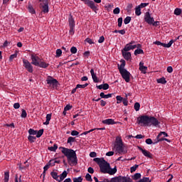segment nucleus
I'll return each mask as SVG.
<instances>
[{
  "label": "nucleus",
  "mask_w": 182,
  "mask_h": 182,
  "mask_svg": "<svg viewBox=\"0 0 182 182\" xmlns=\"http://www.w3.org/2000/svg\"><path fill=\"white\" fill-rule=\"evenodd\" d=\"M48 150H50V151H56V150H58V144H54L53 146L48 147Z\"/></svg>",
  "instance_id": "nucleus-36"
},
{
  "label": "nucleus",
  "mask_w": 182,
  "mask_h": 182,
  "mask_svg": "<svg viewBox=\"0 0 182 182\" xmlns=\"http://www.w3.org/2000/svg\"><path fill=\"white\" fill-rule=\"evenodd\" d=\"M174 14L176 15L177 16L181 15V9L176 8L174 10Z\"/></svg>",
  "instance_id": "nucleus-38"
},
{
  "label": "nucleus",
  "mask_w": 182,
  "mask_h": 182,
  "mask_svg": "<svg viewBox=\"0 0 182 182\" xmlns=\"http://www.w3.org/2000/svg\"><path fill=\"white\" fill-rule=\"evenodd\" d=\"M97 88H98L100 90H102V89H103V90H107V89H109V84L105 83L100 85H97Z\"/></svg>",
  "instance_id": "nucleus-18"
},
{
  "label": "nucleus",
  "mask_w": 182,
  "mask_h": 182,
  "mask_svg": "<svg viewBox=\"0 0 182 182\" xmlns=\"http://www.w3.org/2000/svg\"><path fill=\"white\" fill-rule=\"evenodd\" d=\"M59 149H61V152L65 157H67L68 161H71L72 164L76 166L77 164V156L76 155V151L73 149L65 148L63 146H60Z\"/></svg>",
  "instance_id": "nucleus-3"
},
{
  "label": "nucleus",
  "mask_w": 182,
  "mask_h": 182,
  "mask_svg": "<svg viewBox=\"0 0 182 182\" xmlns=\"http://www.w3.org/2000/svg\"><path fill=\"white\" fill-rule=\"evenodd\" d=\"M73 107L72 106V105H67L65 107V109L66 110V111H68V110H70V109H72Z\"/></svg>",
  "instance_id": "nucleus-61"
},
{
  "label": "nucleus",
  "mask_w": 182,
  "mask_h": 182,
  "mask_svg": "<svg viewBox=\"0 0 182 182\" xmlns=\"http://www.w3.org/2000/svg\"><path fill=\"white\" fill-rule=\"evenodd\" d=\"M92 78L95 83H99V78H97V76L96 75V74H94L93 75H92Z\"/></svg>",
  "instance_id": "nucleus-46"
},
{
  "label": "nucleus",
  "mask_w": 182,
  "mask_h": 182,
  "mask_svg": "<svg viewBox=\"0 0 182 182\" xmlns=\"http://www.w3.org/2000/svg\"><path fill=\"white\" fill-rule=\"evenodd\" d=\"M100 96L101 99H109V97H112V96H113V94L105 95V92H101Z\"/></svg>",
  "instance_id": "nucleus-23"
},
{
  "label": "nucleus",
  "mask_w": 182,
  "mask_h": 182,
  "mask_svg": "<svg viewBox=\"0 0 182 182\" xmlns=\"http://www.w3.org/2000/svg\"><path fill=\"white\" fill-rule=\"evenodd\" d=\"M105 42V36H102L98 40V43H103Z\"/></svg>",
  "instance_id": "nucleus-58"
},
{
  "label": "nucleus",
  "mask_w": 182,
  "mask_h": 182,
  "mask_svg": "<svg viewBox=\"0 0 182 182\" xmlns=\"http://www.w3.org/2000/svg\"><path fill=\"white\" fill-rule=\"evenodd\" d=\"M31 59L32 60L31 65H34V66L38 65L41 62V58L36 54H31Z\"/></svg>",
  "instance_id": "nucleus-10"
},
{
  "label": "nucleus",
  "mask_w": 182,
  "mask_h": 182,
  "mask_svg": "<svg viewBox=\"0 0 182 182\" xmlns=\"http://www.w3.org/2000/svg\"><path fill=\"white\" fill-rule=\"evenodd\" d=\"M124 66H126V60H121V65L118 64V70H119L122 79H124L127 83H129V82H130L132 74L124 68Z\"/></svg>",
  "instance_id": "nucleus-4"
},
{
  "label": "nucleus",
  "mask_w": 182,
  "mask_h": 182,
  "mask_svg": "<svg viewBox=\"0 0 182 182\" xmlns=\"http://www.w3.org/2000/svg\"><path fill=\"white\" fill-rule=\"evenodd\" d=\"M137 149H139L140 151H141L142 154H144L145 157H148V159H153V155L151 154V153H150V151H148L146 149H143L141 146H137Z\"/></svg>",
  "instance_id": "nucleus-12"
},
{
  "label": "nucleus",
  "mask_w": 182,
  "mask_h": 182,
  "mask_svg": "<svg viewBox=\"0 0 182 182\" xmlns=\"http://www.w3.org/2000/svg\"><path fill=\"white\" fill-rule=\"evenodd\" d=\"M40 8H42V12L48 14L49 12V1L48 0H40Z\"/></svg>",
  "instance_id": "nucleus-7"
},
{
  "label": "nucleus",
  "mask_w": 182,
  "mask_h": 182,
  "mask_svg": "<svg viewBox=\"0 0 182 182\" xmlns=\"http://www.w3.org/2000/svg\"><path fill=\"white\" fill-rule=\"evenodd\" d=\"M73 182H82L83 178H82V176H79L78 178H73Z\"/></svg>",
  "instance_id": "nucleus-41"
},
{
  "label": "nucleus",
  "mask_w": 182,
  "mask_h": 182,
  "mask_svg": "<svg viewBox=\"0 0 182 182\" xmlns=\"http://www.w3.org/2000/svg\"><path fill=\"white\" fill-rule=\"evenodd\" d=\"M122 103H123L124 106H127V105L129 103V101H127V95H126L125 98H123Z\"/></svg>",
  "instance_id": "nucleus-51"
},
{
  "label": "nucleus",
  "mask_w": 182,
  "mask_h": 182,
  "mask_svg": "<svg viewBox=\"0 0 182 182\" xmlns=\"http://www.w3.org/2000/svg\"><path fill=\"white\" fill-rule=\"evenodd\" d=\"M49 167H50V166H48V164H46L44 167H43V172L41 174V176H43V178H45L46 176V171H48V170H49Z\"/></svg>",
  "instance_id": "nucleus-27"
},
{
  "label": "nucleus",
  "mask_w": 182,
  "mask_h": 182,
  "mask_svg": "<svg viewBox=\"0 0 182 182\" xmlns=\"http://www.w3.org/2000/svg\"><path fill=\"white\" fill-rule=\"evenodd\" d=\"M144 21L149 25H151V23L154 22V18L151 17V16H150V12L147 11L144 16Z\"/></svg>",
  "instance_id": "nucleus-11"
},
{
  "label": "nucleus",
  "mask_w": 182,
  "mask_h": 182,
  "mask_svg": "<svg viewBox=\"0 0 182 182\" xmlns=\"http://www.w3.org/2000/svg\"><path fill=\"white\" fill-rule=\"evenodd\" d=\"M122 52L124 59H125L126 60L132 59V53L130 52L123 51V50H122Z\"/></svg>",
  "instance_id": "nucleus-14"
},
{
  "label": "nucleus",
  "mask_w": 182,
  "mask_h": 182,
  "mask_svg": "<svg viewBox=\"0 0 182 182\" xmlns=\"http://www.w3.org/2000/svg\"><path fill=\"white\" fill-rule=\"evenodd\" d=\"M116 99H117V103L119 104V103H122V100H123V97L120 95H117L116 97Z\"/></svg>",
  "instance_id": "nucleus-48"
},
{
  "label": "nucleus",
  "mask_w": 182,
  "mask_h": 182,
  "mask_svg": "<svg viewBox=\"0 0 182 182\" xmlns=\"http://www.w3.org/2000/svg\"><path fill=\"white\" fill-rule=\"evenodd\" d=\"M87 171L90 173V174H93V173H95V169H93L92 167H89Z\"/></svg>",
  "instance_id": "nucleus-60"
},
{
  "label": "nucleus",
  "mask_w": 182,
  "mask_h": 182,
  "mask_svg": "<svg viewBox=\"0 0 182 182\" xmlns=\"http://www.w3.org/2000/svg\"><path fill=\"white\" fill-rule=\"evenodd\" d=\"M134 109L136 110V112H139L140 110V103L135 102L134 105Z\"/></svg>",
  "instance_id": "nucleus-39"
},
{
  "label": "nucleus",
  "mask_w": 182,
  "mask_h": 182,
  "mask_svg": "<svg viewBox=\"0 0 182 182\" xmlns=\"http://www.w3.org/2000/svg\"><path fill=\"white\" fill-rule=\"evenodd\" d=\"M132 178L133 180H139V178H141V174L140 173H136L134 176H132Z\"/></svg>",
  "instance_id": "nucleus-30"
},
{
  "label": "nucleus",
  "mask_w": 182,
  "mask_h": 182,
  "mask_svg": "<svg viewBox=\"0 0 182 182\" xmlns=\"http://www.w3.org/2000/svg\"><path fill=\"white\" fill-rule=\"evenodd\" d=\"M9 181V171H6L4 173V182Z\"/></svg>",
  "instance_id": "nucleus-37"
},
{
  "label": "nucleus",
  "mask_w": 182,
  "mask_h": 182,
  "mask_svg": "<svg viewBox=\"0 0 182 182\" xmlns=\"http://www.w3.org/2000/svg\"><path fill=\"white\" fill-rule=\"evenodd\" d=\"M122 23H123V18L122 17H119L118 18V26H119V28H122Z\"/></svg>",
  "instance_id": "nucleus-50"
},
{
  "label": "nucleus",
  "mask_w": 182,
  "mask_h": 182,
  "mask_svg": "<svg viewBox=\"0 0 182 182\" xmlns=\"http://www.w3.org/2000/svg\"><path fill=\"white\" fill-rule=\"evenodd\" d=\"M70 33L71 35L75 33V26H70Z\"/></svg>",
  "instance_id": "nucleus-53"
},
{
  "label": "nucleus",
  "mask_w": 182,
  "mask_h": 182,
  "mask_svg": "<svg viewBox=\"0 0 182 182\" xmlns=\"http://www.w3.org/2000/svg\"><path fill=\"white\" fill-rule=\"evenodd\" d=\"M60 56H62V50L58 48L56 50V57L60 58Z\"/></svg>",
  "instance_id": "nucleus-49"
},
{
  "label": "nucleus",
  "mask_w": 182,
  "mask_h": 182,
  "mask_svg": "<svg viewBox=\"0 0 182 182\" xmlns=\"http://www.w3.org/2000/svg\"><path fill=\"white\" fill-rule=\"evenodd\" d=\"M132 8H133V4H128L127 6V12H131L132 11Z\"/></svg>",
  "instance_id": "nucleus-52"
},
{
  "label": "nucleus",
  "mask_w": 182,
  "mask_h": 182,
  "mask_svg": "<svg viewBox=\"0 0 182 182\" xmlns=\"http://www.w3.org/2000/svg\"><path fill=\"white\" fill-rule=\"evenodd\" d=\"M102 123L103 124H117V123H119V122H114V119H105V120H102Z\"/></svg>",
  "instance_id": "nucleus-13"
},
{
  "label": "nucleus",
  "mask_w": 182,
  "mask_h": 182,
  "mask_svg": "<svg viewBox=\"0 0 182 182\" xmlns=\"http://www.w3.org/2000/svg\"><path fill=\"white\" fill-rule=\"evenodd\" d=\"M85 5H87L92 11H96L97 6L95 4V1L90 0H81Z\"/></svg>",
  "instance_id": "nucleus-9"
},
{
  "label": "nucleus",
  "mask_w": 182,
  "mask_h": 182,
  "mask_svg": "<svg viewBox=\"0 0 182 182\" xmlns=\"http://www.w3.org/2000/svg\"><path fill=\"white\" fill-rule=\"evenodd\" d=\"M161 136H164V137H168V134L166 132H161L157 136V140L161 139Z\"/></svg>",
  "instance_id": "nucleus-25"
},
{
  "label": "nucleus",
  "mask_w": 182,
  "mask_h": 182,
  "mask_svg": "<svg viewBox=\"0 0 182 182\" xmlns=\"http://www.w3.org/2000/svg\"><path fill=\"white\" fill-rule=\"evenodd\" d=\"M75 141H76L75 137L70 136L68 139L67 143H68V144H70V146H72V143H75Z\"/></svg>",
  "instance_id": "nucleus-32"
},
{
  "label": "nucleus",
  "mask_w": 182,
  "mask_h": 182,
  "mask_svg": "<svg viewBox=\"0 0 182 182\" xmlns=\"http://www.w3.org/2000/svg\"><path fill=\"white\" fill-rule=\"evenodd\" d=\"M137 168H139V165L135 164L134 166H132L130 168V172L131 173H134V171H136V170H137Z\"/></svg>",
  "instance_id": "nucleus-40"
},
{
  "label": "nucleus",
  "mask_w": 182,
  "mask_h": 182,
  "mask_svg": "<svg viewBox=\"0 0 182 182\" xmlns=\"http://www.w3.org/2000/svg\"><path fill=\"white\" fill-rule=\"evenodd\" d=\"M157 83H161V85H166L167 83V80H166V78L164 77H162L161 78H159L157 80Z\"/></svg>",
  "instance_id": "nucleus-29"
},
{
  "label": "nucleus",
  "mask_w": 182,
  "mask_h": 182,
  "mask_svg": "<svg viewBox=\"0 0 182 182\" xmlns=\"http://www.w3.org/2000/svg\"><path fill=\"white\" fill-rule=\"evenodd\" d=\"M134 55L135 56H137V55H143L144 53V51H143L142 49L141 48H137L136 50H134Z\"/></svg>",
  "instance_id": "nucleus-31"
},
{
  "label": "nucleus",
  "mask_w": 182,
  "mask_h": 182,
  "mask_svg": "<svg viewBox=\"0 0 182 182\" xmlns=\"http://www.w3.org/2000/svg\"><path fill=\"white\" fill-rule=\"evenodd\" d=\"M145 143H146V144H154V142H153V140L150 138L146 139Z\"/></svg>",
  "instance_id": "nucleus-55"
},
{
  "label": "nucleus",
  "mask_w": 182,
  "mask_h": 182,
  "mask_svg": "<svg viewBox=\"0 0 182 182\" xmlns=\"http://www.w3.org/2000/svg\"><path fill=\"white\" fill-rule=\"evenodd\" d=\"M79 135V132L76 130H73L71 132V136H78Z\"/></svg>",
  "instance_id": "nucleus-59"
},
{
  "label": "nucleus",
  "mask_w": 182,
  "mask_h": 182,
  "mask_svg": "<svg viewBox=\"0 0 182 182\" xmlns=\"http://www.w3.org/2000/svg\"><path fill=\"white\" fill-rule=\"evenodd\" d=\"M85 42H87V43H89L90 45H92V43H95L92 39L90 38H87L85 39Z\"/></svg>",
  "instance_id": "nucleus-57"
},
{
  "label": "nucleus",
  "mask_w": 182,
  "mask_h": 182,
  "mask_svg": "<svg viewBox=\"0 0 182 182\" xmlns=\"http://www.w3.org/2000/svg\"><path fill=\"white\" fill-rule=\"evenodd\" d=\"M167 141L168 143H171V141L168 139L161 137L160 139H157L156 141L154 142V144H157V143H160V141Z\"/></svg>",
  "instance_id": "nucleus-22"
},
{
  "label": "nucleus",
  "mask_w": 182,
  "mask_h": 182,
  "mask_svg": "<svg viewBox=\"0 0 182 182\" xmlns=\"http://www.w3.org/2000/svg\"><path fill=\"white\" fill-rule=\"evenodd\" d=\"M132 21V17L130 16H127L124 19V23L125 25H129V23H130Z\"/></svg>",
  "instance_id": "nucleus-35"
},
{
  "label": "nucleus",
  "mask_w": 182,
  "mask_h": 182,
  "mask_svg": "<svg viewBox=\"0 0 182 182\" xmlns=\"http://www.w3.org/2000/svg\"><path fill=\"white\" fill-rule=\"evenodd\" d=\"M28 116V114L26 113V110L25 109H22L21 111V117H22L23 119H26V117Z\"/></svg>",
  "instance_id": "nucleus-45"
},
{
  "label": "nucleus",
  "mask_w": 182,
  "mask_h": 182,
  "mask_svg": "<svg viewBox=\"0 0 182 182\" xmlns=\"http://www.w3.org/2000/svg\"><path fill=\"white\" fill-rule=\"evenodd\" d=\"M119 14H120V8L116 7V8L113 10V14H114V15H119Z\"/></svg>",
  "instance_id": "nucleus-47"
},
{
  "label": "nucleus",
  "mask_w": 182,
  "mask_h": 182,
  "mask_svg": "<svg viewBox=\"0 0 182 182\" xmlns=\"http://www.w3.org/2000/svg\"><path fill=\"white\" fill-rule=\"evenodd\" d=\"M135 15H136V16L141 15V9L139 6L135 8Z\"/></svg>",
  "instance_id": "nucleus-28"
},
{
  "label": "nucleus",
  "mask_w": 182,
  "mask_h": 182,
  "mask_svg": "<svg viewBox=\"0 0 182 182\" xmlns=\"http://www.w3.org/2000/svg\"><path fill=\"white\" fill-rule=\"evenodd\" d=\"M47 85L51 86L53 89H58V86H59V82L58 80L53 78L52 76H48L46 80Z\"/></svg>",
  "instance_id": "nucleus-5"
},
{
  "label": "nucleus",
  "mask_w": 182,
  "mask_h": 182,
  "mask_svg": "<svg viewBox=\"0 0 182 182\" xmlns=\"http://www.w3.org/2000/svg\"><path fill=\"white\" fill-rule=\"evenodd\" d=\"M149 5V3H141L138 6L141 9V8H146Z\"/></svg>",
  "instance_id": "nucleus-56"
},
{
  "label": "nucleus",
  "mask_w": 182,
  "mask_h": 182,
  "mask_svg": "<svg viewBox=\"0 0 182 182\" xmlns=\"http://www.w3.org/2000/svg\"><path fill=\"white\" fill-rule=\"evenodd\" d=\"M28 10L30 14H36V11H35V9H33V6L31 4V3H28Z\"/></svg>",
  "instance_id": "nucleus-21"
},
{
  "label": "nucleus",
  "mask_w": 182,
  "mask_h": 182,
  "mask_svg": "<svg viewBox=\"0 0 182 182\" xmlns=\"http://www.w3.org/2000/svg\"><path fill=\"white\" fill-rule=\"evenodd\" d=\"M138 124H141L144 127H150V126H159L160 122L154 117H149L147 115H141L137 118Z\"/></svg>",
  "instance_id": "nucleus-2"
},
{
  "label": "nucleus",
  "mask_w": 182,
  "mask_h": 182,
  "mask_svg": "<svg viewBox=\"0 0 182 182\" xmlns=\"http://www.w3.org/2000/svg\"><path fill=\"white\" fill-rule=\"evenodd\" d=\"M96 156H97V154L95 151L90 152V157L93 158V157H96Z\"/></svg>",
  "instance_id": "nucleus-64"
},
{
  "label": "nucleus",
  "mask_w": 182,
  "mask_h": 182,
  "mask_svg": "<svg viewBox=\"0 0 182 182\" xmlns=\"http://www.w3.org/2000/svg\"><path fill=\"white\" fill-rule=\"evenodd\" d=\"M50 176L54 180L59 182V175H58V172H55V170H53L50 172Z\"/></svg>",
  "instance_id": "nucleus-17"
},
{
  "label": "nucleus",
  "mask_w": 182,
  "mask_h": 182,
  "mask_svg": "<svg viewBox=\"0 0 182 182\" xmlns=\"http://www.w3.org/2000/svg\"><path fill=\"white\" fill-rule=\"evenodd\" d=\"M70 52L71 53H76L77 52V48H76V47L75 46H73L71 48H70Z\"/></svg>",
  "instance_id": "nucleus-54"
},
{
  "label": "nucleus",
  "mask_w": 182,
  "mask_h": 182,
  "mask_svg": "<svg viewBox=\"0 0 182 182\" xmlns=\"http://www.w3.org/2000/svg\"><path fill=\"white\" fill-rule=\"evenodd\" d=\"M14 109H19V107H21V105L19 104V102L14 103Z\"/></svg>",
  "instance_id": "nucleus-62"
},
{
  "label": "nucleus",
  "mask_w": 182,
  "mask_h": 182,
  "mask_svg": "<svg viewBox=\"0 0 182 182\" xmlns=\"http://www.w3.org/2000/svg\"><path fill=\"white\" fill-rule=\"evenodd\" d=\"M60 179L59 182H62L65 180L66 177H68V171H64L61 174L59 175Z\"/></svg>",
  "instance_id": "nucleus-16"
},
{
  "label": "nucleus",
  "mask_w": 182,
  "mask_h": 182,
  "mask_svg": "<svg viewBox=\"0 0 182 182\" xmlns=\"http://www.w3.org/2000/svg\"><path fill=\"white\" fill-rule=\"evenodd\" d=\"M28 141H30V143H35V141H36V136L29 135L28 136Z\"/></svg>",
  "instance_id": "nucleus-33"
},
{
  "label": "nucleus",
  "mask_w": 182,
  "mask_h": 182,
  "mask_svg": "<svg viewBox=\"0 0 182 182\" xmlns=\"http://www.w3.org/2000/svg\"><path fill=\"white\" fill-rule=\"evenodd\" d=\"M42 134H43V129H40L39 131L37 132L36 137L38 139H39V137L42 136Z\"/></svg>",
  "instance_id": "nucleus-42"
},
{
  "label": "nucleus",
  "mask_w": 182,
  "mask_h": 182,
  "mask_svg": "<svg viewBox=\"0 0 182 182\" xmlns=\"http://www.w3.org/2000/svg\"><path fill=\"white\" fill-rule=\"evenodd\" d=\"M85 179L87 180V181H90V182L93 181V179L92 178V175H90V173L86 174Z\"/></svg>",
  "instance_id": "nucleus-43"
},
{
  "label": "nucleus",
  "mask_w": 182,
  "mask_h": 182,
  "mask_svg": "<svg viewBox=\"0 0 182 182\" xmlns=\"http://www.w3.org/2000/svg\"><path fill=\"white\" fill-rule=\"evenodd\" d=\"M93 161H95V163L98 164L100 172L103 174H109V176H113L117 173V168L114 166V168H112V167H110V164L105 160V158H95Z\"/></svg>",
  "instance_id": "nucleus-1"
},
{
  "label": "nucleus",
  "mask_w": 182,
  "mask_h": 182,
  "mask_svg": "<svg viewBox=\"0 0 182 182\" xmlns=\"http://www.w3.org/2000/svg\"><path fill=\"white\" fill-rule=\"evenodd\" d=\"M37 66H38L39 68H43V69H46V68H48V66H49V64L46 63L43 61H41V60Z\"/></svg>",
  "instance_id": "nucleus-20"
},
{
  "label": "nucleus",
  "mask_w": 182,
  "mask_h": 182,
  "mask_svg": "<svg viewBox=\"0 0 182 182\" xmlns=\"http://www.w3.org/2000/svg\"><path fill=\"white\" fill-rule=\"evenodd\" d=\"M173 43H174V40H171L168 43H162L161 46H164V48H171Z\"/></svg>",
  "instance_id": "nucleus-24"
},
{
  "label": "nucleus",
  "mask_w": 182,
  "mask_h": 182,
  "mask_svg": "<svg viewBox=\"0 0 182 182\" xmlns=\"http://www.w3.org/2000/svg\"><path fill=\"white\" fill-rule=\"evenodd\" d=\"M139 70L144 73V75H146L147 67L144 66V63L140 62L139 63Z\"/></svg>",
  "instance_id": "nucleus-15"
},
{
  "label": "nucleus",
  "mask_w": 182,
  "mask_h": 182,
  "mask_svg": "<svg viewBox=\"0 0 182 182\" xmlns=\"http://www.w3.org/2000/svg\"><path fill=\"white\" fill-rule=\"evenodd\" d=\"M18 57V53H15L14 54H12L10 55L9 57V61L12 62V60H14V59H15V58Z\"/></svg>",
  "instance_id": "nucleus-44"
},
{
  "label": "nucleus",
  "mask_w": 182,
  "mask_h": 182,
  "mask_svg": "<svg viewBox=\"0 0 182 182\" xmlns=\"http://www.w3.org/2000/svg\"><path fill=\"white\" fill-rule=\"evenodd\" d=\"M167 73H173V67L168 66V67L167 68Z\"/></svg>",
  "instance_id": "nucleus-63"
},
{
  "label": "nucleus",
  "mask_w": 182,
  "mask_h": 182,
  "mask_svg": "<svg viewBox=\"0 0 182 182\" xmlns=\"http://www.w3.org/2000/svg\"><path fill=\"white\" fill-rule=\"evenodd\" d=\"M68 22L69 26H75V19L73 18V16H72V14L69 15Z\"/></svg>",
  "instance_id": "nucleus-19"
},
{
  "label": "nucleus",
  "mask_w": 182,
  "mask_h": 182,
  "mask_svg": "<svg viewBox=\"0 0 182 182\" xmlns=\"http://www.w3.org/2000/svg\"><path fill=\"white\" fill-rule=\"evenodd\" d=\"M37 133H38V131L33 129H30L28 130V134H30V136H35L37 134Z\"/></svg>",
  "instance_id": "nucleus-34"
},
{
  "label": "nucleus",
  "mask_w": 182,
  "mask_h": 182,
  "mask_svg": "<svg viewBox=\"0 0 182 182\" xmlns=\"http://www.w3.org/2000/svg\"><path fill=\"white\" fill-rule=\"evenodd\" d=\"M114 146L116 147V150H117L119 153H123V150H124V149L123 148L124 144L122 137L117 136Z\"/></svg>",
  "instance_id": "nucleus-6"
},
{
  "label": "nucleus",
  "mask_w": 182,
  "mask_h": 182,
  "mask_svg": "<svg viewBox=\"0 0 182 182\" xmlns=\"http://www.w3.org/2000/svg\"><path fill=\"white\" fill-rule=\"evenodd\" d=\"M122 50L124 52H129V50H132V43H127Z\"/></svg>",
  "instance_id": "nucleus-26"
},
{
  "label": "nucleus",
  "mask_w": 182,
  "mask_h": 182,
  "mask_svg": "<svg viewBox=\"0 0 182 182\" xmlns=\"http://www.w3.org/2000/svg\"><path fill=\"white\" fill-rule=\"evenodd\" d=\"M23 66L29 73H33V66H32V63H31L28 60H23Z\"/></svg>",
  "instance_id": "nucleus-8"
}]
</instances>
